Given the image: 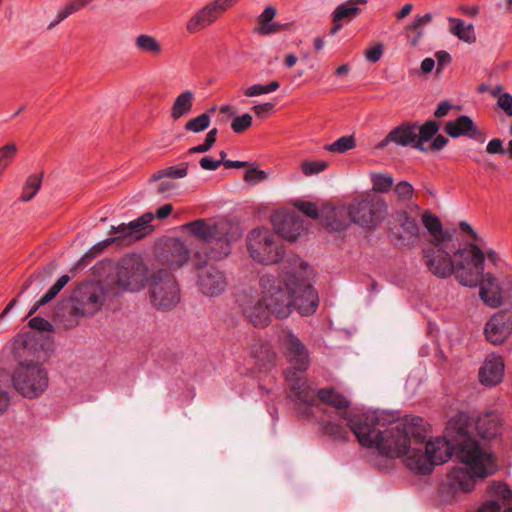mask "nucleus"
Listing matches in <instances>:
<instances>
[{
    "label": "nucleus",
    "mask_w": 512,
    "mask_h": 512,
    "mask_svg": "<svg viewBox=\"0 0 512 512\" xmlns=\"http://www.w3.org/2000/svg\"><path fill=\"white\" fill-rule=\"evenodd\" d=\"M218 130L216 128L211 129L205 138L203 144L195 146L189 150L190 153H204L211 149L216 141Z\"/></svg>",
    "instance_id": "obj_48"
},
{
    "label": "nucleus",
    "mask_w": 512,
    "mask_h": 512,
    "mask_svg": "<svg viewBox=\"0 0 512 512\" xmlns=\"http://www.w3.org/2000/svg\"><path fill=\"white\" fill-rule=\"evenodd\" d=\"M187 173H188V164L187 163H182V164H180L178 166H171V167L166 168L163 171L155 173L151 177L150 181L151 182L152 181H157V180L161 179L164 176L171 177V178H176V179L184 178L187 175Z\"/></svg>",
    "instance_id": "obj_43"
},
{
    "label": "nucleus",
    "mask_w": 512,
    "mask_h": 512,
    "mask_svg": "<svg viewBox=\"0 0 512 512\" xmlns=\"http://www.w3.org/2000/svg\"><path fill=\"white\" fill-rule=\"evenodd\" d=\"M184 230L190 236L200 240H207L216 232L214 223L206 220H196L184 226Z\"/></svg>",
    "instance_id": "obj_31"
},
{
    "label": "nucleus",
    "mask_w": 512,
    "mask_h": 512,
    "mask_svg": "<svg viewBox=\"0 0 512 512\" xmlns=\"http://www.w3.org/2000/svg\"><path fill=\"white\" fill-rule=\"evenodd\" d=\"M211 123V117L207 113H202L185 124V129L193 133H200L206 130Z\"/></svg>",
    "instance_id": "obj_44"
},
{
    "label": "nucleus",
    "mask_w": 512,
    "mask_h": 512,
    "mask_svg": "<svg viewBox=\"0 0 512 512\" xmlns=\"http://www.w3.org/2000/svg\"><path fill=\"white\" fill-rule=\"evenodd\" d=\"M273 109L274 105L270 102L256 104L252 107V111L259 118H264L268 116Z\"/></svg>",
    "instance_id": "obj_52"
},
{
    "label": "nucleus",
    "mask_w": 512,
    "mask_h": 512,
    "mask_svg": "<svg viewBox=\"0 0 512 512\" xmlns=\"http://www.w3.org/2000/svg\"><path fill=\"white\" fill-rule=\"evenodd\" d=\"M394 192L400 200L406 201L411 200L415 194L413 186L407 181H401L396 184Z\"/></svg>",
    "instance_id": "obj_49"
},
{
    "label": "nucleus",
    "mask_w": 512,
    "mask_h": 512,
    "mask_svg": "<svg viewBox=\"0 0 512 512\" xmlns=\"http://www.w3.org/2000/svg\"><path fill=\"white\" fill-rule=\"evenodd\" d=\"M172 211H173L172 204H165L157 209L154 217H157L158 219H165L172 213Z\"/></svg>",
    "instance_id": "obj_62"
},
{
    "label": "nucleus",
    "mask_w": 512,
    "mask_h": 512,
    "mask_svg": "<svg viewBox=\"0 0 512 512\" xmlns=\"http://www.w3.org/2000/svg\"><path fill=\"white\" fill-rule=\"evenodd\" d=\"M491 97L495 100L497 109L508 118H512V94L502 84L493 85Z\"/></svg>",
    "instance_id": "obj_30"
},
{
    "label": "nucleus",
    "mask_w": 512,
    "mask_h": 512,
    "mask_svg": "<svg viewBox=\"0 0 512 512\" xmlns=\"http://www.w3.org/2000/svg\"><path fill=\"white\" fill-rule=\"evenodd\" d=\"M451 109H452V105L450 103L442 102L438 105L434 114L436 117L441 118V117L446 116Z\"/></svg>",
    "instance_id": "obj_63"
},
{
    "label": "nucleus",
    "mask_w": 512,
    "mask_h": 512,
    "mask_svg": "<svg viewBox=\"0 0 512 512\" xmlns=\"http://www.w3.org/2000/svg\"><path fill=\"white\" fill-rule=\"evenodd\" d=\"M101 270L107 275L109 292L115 296L124 292L139 293L153 280L144 260L135 255L125 257L117 264L103 265Z\"/></svg>",
    "instance_id": "obj_5"
},
{
    "label": "nucleus",
    "mask_w": 512,
    "mask_h": 512,
    "mask_svg": "<svg viewBox=\"0 0 512 512\" xmlns=\"http://www.w3.org/2000/svg\"><path fill=\"white\" fill-rule=\"evenodd\" d=\"M268 172L257 167H250L244 173V181L249 185L255 186L268 179Z\"/></svg>",
    "instance_id": "obj_45"
},
{
    "label": "nucleus",
    "mask_w": 512,
    "mask_h": 512,
    "mask_svg": "<svg viewBox=\"0 0 512 512\" xmlns=\"http://www.w3.org/2000/svg\"><path fill=\"white\" fill-rule=\"evenodd\" d=\"M277 15V9L273 6H267L258 16L254 31L261 36H270L289 30L290 23H278L274 19Z\"/></svg>",
    "instance_id": "obj_21"
},
{
    "label": "nucleus",
    "mask_w": 512,
    "mask_h": 512,
    "mask_svg": "<svg viewBox=\"0 0 512 512\" xmlns=\"http://www.w3.org/2000/svg\"><path fill=\"white\" fill-rule=\"evenodd\" d=\"M397 221L408 234L417 235L419 227L414 217L407 216L405 212H402L398 215Z\"/></svg>",
    "instance_id": "obj_47"
},
{
    "label": "nucleus",
    "mask_w": 512,
    "mask_h": 512,
    "mask_svg": "<svg viewBox=\"0 0 512 512\" xmlns=\"http://www.w3.org/2000/svg\"><path fill=\"white\" fill-rule=\"evenodd\" d=\"M43 176L40 173L30 175L22 188L21 192V200L24 202H28L34 198V196L38 193L41 184H42Z\"/></svg>",
    "instance_id": "obj_36"
},
{
    "label": "nucleus",
    "mask_w": 512,
    "mask_h": 512,
    "mask_svg": "<svg viewBox=\"0 0 512 512\" xmlns=\"http://www.w3.org/2000/svg\"><path fill=\"white\" fill-rule=\"evenodd\" d=\"M285 346L290 362L296 366L295 370L286 372L288 396L298 406L323 404L333 408L337 416L346 422L362 447L374 450L387 458L400 459L408 469L425 470L429 467V459L440 460L444 455L443 443L432 442L428 446L429 456H419L422 445L417 432L413 429V421L387 422L385 417L377 412L356 415L350 410L351 400L340 391L323 388L314 392L303 374L308 365L304 346L293 335L286 337Z\"/></svg>",
    "instance_id": "obj_1"
},
{
    "label": "nucleus",
    "mask_w": 512,
    "mask_h": 512,
    "mask_svg": "<svg viewBox=\"0 0 512 512\" xmlns=\"http://www.w3.org/2000/svg\"><path fill=\"white\" fill-rule=\"evenodd\" d=\"M490 497L502 507L512 503V490L502 482H495L489 488Z\"/></svg>",
    "instance_id": "obj_34"
},
{
    "label": "nucleus",
    "mask_w": 512,
    "mask_h": 512,
    "mask_svg": "<svg viewBox=\"0 0 512 512\" xmlns=\"http://www.w3.org/2000/svg\"><path fill=\"white\" fill-rule=\"evenodd\" d=\"M484 334L492 344H501L512 334V312L500 311L495 313L486 323Z\"/></svg>",
    "instance_id": "obj_15"
},
{
    "label": "nucleus",
    "mask_w": 512,
    "mask_h": 512,
    "mask_svg": "<svg viewBox=\"0 0 512 512\" xmlns=\"http://www.w3.org/2000/svg\"><path fill=\"white\" fill-rule=\"evenodd\" d=\"M45 367L37 362H21L12 374L13 388L23 397L36 399L48 388Z\"/></svg>",
    "instance_id": "obj_6"
},
{
    "label": "nucleus",
    "mask_w": 512,
    "mask_h": 512,
    "mask_svg": "<svg viewBox=\"0 0 512 512\" xmlns=\"http://www.w3.org/2000/svg\"><path fill=\"white\" fill-rule=\"evenodd\" d=\"M344 23V21L331 13V27L329 30L330 34L336 35L343 28Z\"/></svg>",
    "instance_id": "obj_58"
},
{
    "label": "nucleus",
    "mask_w": 512,
    "mask_h": 512,
    "mask_svg": "<svg viewBox=\"0 0 512 512\" xmlns=\"http://www.w3.org/2000/svg\"><path fill=\"white\" fill-rule=\"evenodd\" d=\"M486 152L492 155L503 153V141L499 138L491 139L486 146Z\"/></svg>",
    "instance_id": "obj_54"
},
{
    "label": "nucleus",
    "mask_w": 512,
    "mask_h": 512,
    "mask_svg": "<svg viewBox=\"0 0 512 512\" xmlns=\"http://www.w3.org/2000/svg\"><path fill=\"white\" fill-rule=\"evenodd\" d=\"M195 93L192 90H184L173 100L170 107V117L177 121L189 115L193 109Z\"/></svg>",
    "instance_id": "obj_26"
},
{
    "label": "nucleus",
    "mask_w": 512,
    "mask_h": 512,
    "mask_svg": "<svg viewBox=\"0 0 512 512\" xmlns=\"http://www.w3.org/2000/svg\"><path fill=\"white\" fill-rule=\"evenodd\" d=\"M387 203L374 195L362 194L349 204L325 205L323 215L332 231H340L348 226V219L363 227L379 224L387 214Z\"/></svg>",
    "instance_id": "obj_4"
},
{
    "label": "nucleus",
    "mask_w": 512,
    "mask_h": 512,
    "mask_svg": "<svg viewBox=\"0 0 512 512\" xmlns=\"http://www.w3.org/2000/svg\"><path fill=\"white\" fill-rule=\"evenodd\" d=\"M433 21L431 13L418 14L407 25L406 31L412 33L407 36V43L410 47H417L424 35V28Z\"/></svg>",
    "instance_id": "obj_28"
},
{
    "label": "nucleus",
    "mask_w": 512,
    "mask_h": 512,
    "mask_svg": "<svg viewBox=\"0 0 512 512\" xmlns=\"http://www.w3.org/2000/svg\"><path fill=\"white\" fill-rule=\"evenodd\" d=\"M221 164V161H214L208 157L200 160V165L205 170H216Z\"/></svg>",
    "instance_id": "obj_61"
},
{
    "label": "nucleus",
    "mask_w": 512,
    "mask_h": 512,
    "mask_svg": "<svg viewBox=\"0 0 512 512\" xmlns=\"http://www.w3.org/2000/svg\"><path fill=\"white\" fill-rule=\"evenodd\" d=\"M154 219V214L147 213L129 224H121L113 228V233L119 234L112 241L122 240L126 243H131L149 234L152 230L149 225Z\"/></svg>",
    "instance_id": "obj_17"
},
{
    "label": "nucleus",
    "mask_w": 512,
    "mask_h": 512,
    "mask_svg": "<svg viewBox=\"0 0 512 512\" xmlns=\"http://www.w3.org/2000/svg\"><path fill=\"white\" fill-rule=\"evenodd\" d=\"M435 58L437 60V69H436V72L439 74L441 73V71L443 70V68L448 64L450 63L451 61V56L448 52L446 51H438L435 53Z\"/></svg>",
    "instance_id": "obj_53"
},
{
    "label": "nucleus",
    "mask_w": 512,
    "mask_h": 512,
    "mask_svg": "<svg viewBox=\"0 0 512 512\" xmlns=\"http://www.w3.org/2000/svg\"><path fill=\"white\" fill-rule=\"evenodd\" d=\"M439 126L434 121H428L422 126H417V139L415 148L421 151H428V142L436 135Z\"/></svg>",
    "instance_id": "obj_32"
},
{
    "label": "nucleus",
    "mask_w": 512,
    "mask_h": 512,
    "mask_svg": "<svg viewBox=\"0 0 512 512\" xmlns=\"http://www.w3.org/2000/svg\"><path fill=\"white\" fill-rule=\"evenodd\" d=\"M459 230L465 236V242L459 247L476 246L482 254V266L485 262L492 266H498L502 262L500 253L494 248L485 247L482 237L468 222H460Z\"/></svg>",
    "instance_id": "obj_14"
},
{
    "label": "nucleus",
    "mask_w": 512,
    "mask_h": 512,
    "mask_svg": "<svg viewBox=\"0 0 512 512\" xmlns=\"http://www.w3.org/2000/svg\"><path fill=\"white\" fill-rule=\"evenodd\" d=\"M384 50L382 42H373L364 50V58L370 63H376L383 57Z\"/></svg>",
    "instance_id": "obj_46"
},
{
    "label": "nucleus",
    "mask_w": 512,
    "mask_h": 512,
    "mask_svg": "<svg viewBox=\"0 0 512 512\" xmlns=\"http://www.w3.org/2000/svg\"><path fill=\"white\" fill-rule=\"evenodd\" d=\"M367 4L368 0H346L338 4L332 13L342 21L349 23L362 14Z\"/></svg>",
    "instance_id": "obj_27"
},
{
    "label": "nucleus",
    "mask_w": 512,
    "mask_h": 512,
    "mask_svg": "<svg viewBox=\"0 0 512 512\" xmlns=\"http://www.w3.org/2000/svg\"><path fill=\"white\" fill-rule=\"evenodd\" d=\"M69 277L64 275L60 277L57 282L49 289V291L35 304L30 314H33L40 306L51 301L60 290L67 284Z\"/></svg>",
    "instance_id": "obj_42"
},
{
    "label": "nucleus",
    "mask_w": 512,
    "mask_h": 512,
    "mask_svg": "<svg viewBox=\"0 0 512 512\" xmlns=\"http://www.w3.org/2000/svg\"><path fill=\"white\" fill-rule=\"evenodd\" d=\"M372 190L377 193H386L390 191L394 184V178L389 173L372 172L370 173Z\"/></svg>",
    "instance_id": "obj_35"
},
{
    "label": "nucleus",
    "mask_w": 512,
    "mask_h": 512,
    "mask_svg": "<svg viewBox=\"0 0 512 512\" xmlns=\"http://www.w3.org/2000/svg\"><path fill=\"white\" fill-rule=\"evenodd\" d=\"M435 68V60L433 58H425L420 64V70L423 74H429Z\"/></svg>",
    "instance_id": "obj_59"
},
{
    "label": "nucleus",
    "mask_w": 512,
    "mask_h": 512,
    "mask_svg": "<svg viewBox=\"0 0 512 512\" xmlns=\"http://www.w3.org/2000/svg\"><path fill=\"white\" fill-rule=\"evenodd\" d=\"M413 429L417 432L419 442L422 445L419 456H429L428 446L432 442H442L444 455L441 459H429V467L425 470L410 469L420 474L430 473L436 465L447 462L453 452L459 462L447 475L443 486V498L447 502L458 499L459 494L468 493L473 490L476 479L486 478L497 470V459L495 455L476 440V435L484 441L496 439L502 432L500 416L488 413L480 416L475 424L469 422L464 414L452 418L443 436L425 439L422 429L413 421Z\"/></svg>",
    "instance_id": "obj_2"
},
{
    "label": "nucleus",
    "mask_w": 512,
    "mask_h": 512,
    "mask_svg": "<svg viewBox=\"0 0 512 512\" xmlns=\"http://www.w3.org/2000/svg\"><path fill=\"white\" fill-rule=\"evenodd\" d=\"M444 130L452 138L465 136L479 143H484L487 138L485 131L471 117L466 115L448 121Z\"/></svg>",
    "instance_id": "obj_16"
},
{
    "label": "nucleus",
    "mask_w": 512,
    "mask_h": 512,
    "mask_svg": "<svg viewBox=\"0 0 512 512\" xmlns=\"http://www.w3.org/2000/svg\"><path fill=\"white\" fill-rule=\"evenodd\" d=\"M293 269L287 272L282 282L272 284L267 288L265 293V300H268L272 313L278 317H286L291 312L293 306L292 294L296 293L294 289Z\"/></svg>",
    "instance_id": "obj_11"
},
{
    "label": "nucleus",
    "mask_w": 512,
    "mask_h": 512,
    "mask_svg": "<svg viewBox=\"0 0 512 512\" xmlns=\"http://www.w3.org/2000/svg\"><path fill=\"white\" fill-rule=\"evenodd\" d=\"M199 283L203 293L215 296L225 290V277L214 267H207L199 275Z\"/></svg>",
    "instance_id": "obj_22"
},
{
    "label": "nucleus",
    "mask_w": 512,
    "mask_h": 512,
    "mask_svg": "<svg viewBox=\"0 0 512 512\" xmlns=\"http://www.w3.org/2000/svg\"><path fill=\"white\" fill-rule=\"evenodd\" d=\"M309 266L303 261H298L293 267L294 289L296 293L292 294L293 306L303 315H311L316 311L318 305V296L312 287L307 284Z\"/></svg>",
    "instance_id": "obj_9"
},
{
    "label": "nucleus",
    "mask_w": 512,
    "mask_h": 512,
    "mask_svg": "<svg viewBox=\"0 0 512 512\" xmlns=\"http://www.w3.org/2000/svg\"><path fill=\"white\" fill-rule=\"evenodd\" d=\"M351 71V66L349 63H342L338 65L334 70V75L337 78H344L349 75Z\"/></svg>",
    "instance_id": "obj_60"
},
{
    "label": "nucleus",
    "mask_w": 512,
    "mask_h": 512,
    "mask_svg": "<svg viewBox=\"0 0 512 512\" xmlns=\"http://www.w3.org/2000/svg\"><path fill=\"white\" fill-rule=\"evenodd\" d=\"M448 31L458 40L472 45L477 41L474 25L457 17H448Z\"/></svg>",
    "instance_id": "obj_25"
},
{
    "label": "nucleus",
    "mask_w": 512,
    "mask_h": 512,
    "mask_svg": "<svg viewBox=\"0 0 512 512\" xmlns=\"http://www.w3.org/2000/svg\"><path fill=\"white\" fill-rule=\"evenodd\" d=\"M417 139V125L413 123H403L392 129L387 136L381 140L376 149H384L388 144L395 143L400 146H413Z\"/></svg>",
    "instance_id": "obj_19"
},
{
    "label": "nucleus",
    "mask_w": 512,
    "mask_h": 512,
    "mask_svg": "<svg viewBox=\"0 0 512 512\" xmlns=\"http://www.w3.org/2000/svg\"><path fill=\"white\" fill-rule=\"evenodd\" d=\"M502 506L493 499L483 504L478 512H501Z\"/></svg>",
    "instance_id": "obj_57"
},
{
    "label": "nucleus",
    "mask_w": 512,
    "mask_h": 512,
    "mask_svg": "<svg viewBox=\"0 0 512 512\" xmlns=\"http://www.w3.org/2000/svg\"><path fill=\"white\" fill-rule=\"evenodd\" d=\"M414 9V6L412 3H405L396 13H395V19L397 21H402L406 17H408Z\"/></svg>",
    "instance_id": "obj_56"
},
{
    "label": "nucleus",
    "mask_w": 512,
    "mask_h": 512,
    "mask_svg": "<svg viewBox=\"0 0 512 512\" xmlns=\"http://www.w3.org/2000/svg\"><path fill=\"white\" fill-rule=\"evenodd\" d=\"M252 116L248 113H245L241 116L236 117L231 124V127L234 132L242 133L247 130L252 125Z\"/></svg>",
    "instance_id": "obj_50"
},
{
    "label": "nucleus",
    "mask_w": 512,
    "mask_h": 512,
    "mask_svg": "<svg viewBox=\"0 0 512 512\" xmlns=\"http://www.w3.org/2000/svg\"><path fill=\"white\" fill-rule=\"evenodd\" d=\"M324 429L327 434L334 436H341L344 433V430L340 426L332 423H328Z\"/></svg>",
    "instance_id": "obj_64"
},
{
    "label": "nucleus",
    "mask_w": 512,
    "mask_h": 512,
    "mask_svg": "<svg viewBox=\"0 0 512 512\" xmlns=\"http://www.w3.org/2000/svg\"><path fill=\"white\" fill-rule=\"evenodd\" d=\"M422 223L427 229L430 237L431 244L440 241L449 240L446 233L443 230L440 219L429 211H425L422 214Z\"/></svg>",
    "instance_id": "obj_29"
},
{
    "label": "nucleus",
    "mask_w": 512,
    "mask_h": 512,
    "mask_svg": "<svg viewBox=\"0 0 512 512\" xmlns=\"http://www.w3.org/2000/svg\"><path fill=\"white\" fill-rule=\"evenodd\" d=\"M329 167V163L323 159H305L300 163V172L306 176L311 177L324 172Z\"/></svg>",
    "instance_id": "obj_37"
},
{
    "label": "nucleus",
    "mask_w": 512,
    "mask_h": 512,
    "mask_svg": "<svg viewBox=\"0 0 512 512\" xmlns=\"http://www.w3.org/2000/svg\"><path fill=\"white\" fill-rule=\"evenodd\" d=\"M424 260L433 275H453L467 287H475L483 272L482 254L476 246L455 248L450 240L432 243L424 252Z\"/></svg>",
    "instance_id": "obj_3"
},
{
    "label": "nucleus",
    "mask_w": 512,
    "mask_h": 512,
    "mask_svg": "<svg viewBox=\"0 0 512 512\" xmlns=\"http://www.w3.org/2000/svg\"><path fill=\"white\" fill-rule=\"evenodd\" d=\"M247 246L250 256L260 263H273L278 261L281 256L275 236L266 228H257L251 231Z\"/></svg>",
    "instance_id": "obj_10"
},
{
    "label": "nucleus",
    "mask_w": 512,
    "mask_h": 512,
    "mask_svg": "<svg viewBox=\"0 0 512 512\" xmlns=\"http://www.w3.org/2000/svg\"><path fill=\"white\" fill-rule=\"evenodd\" d=\"M244 313L254 325H264L268 321L270 314H273L268 300H265V293L258 299L247 303Z\"/></svg>",
    "instance_id": "obj_24"
},
{
    "label": "nucleus",
    "mask_w": 512,
    "mask_h": 512,
    "mask_svg": "<svg viewBox=\"0 0 512 512\" xmlns=\"http://www.w3.org/2000/svg\"><path fill=\"white\" fill-rule=\"evenodd\" d=\"M505 365L503 358L496 354L488 355L480 370V382L486 386H493L501 382L504 376Z\"/></svg>",
    "instance_id": "obj_20"
},
{
    "label": "nucleus",
    "mask_w": 512,
    "mask_h": 512,
    "mask_svg": "<svg viewBox=\"0 0 512 512\" xmlns=\"http://www.w3.org/2000/svg\"><path fill=\"white\" fill-rule=\"evenodd\" d=\"M100 279L96 282L81 284L73 293L74 311L76 314L91 316L97 313L103 306L106 297L114 296L109 292L107 275L102 271Z\"/></svg>",
    "instance_id": "obj_7"
},
{
    "label": "nucleus",
    "mask_w": 512,
    "mask_h": 512,
    "mask_svg": "<svg viewBox=\"0 0 512 512\" xmlns=\"http://www.w3.org/2000/svg\"><path fill=\"white\" fill-rule=\"evenodd\" d=\"M135 49L152 58H159L164 53V44L161 39L150 33H139L134 38Z\"/></svg>",
    "instance_id": "obj_23"
},
{
    "label": "nucleus",
    "mask_w": 512,
    "mask_h": 512,
    "mask_svg": "<svg viewBox=\"0 0 512 512\" xmlns=\"http://www.w3.org/2000/svg\"><path fill=\"white\" fill-rule=\"evenodd\" d=\"M19 147L15 142H7L0 146V169L5 172L18 154Z\"/></svg>",
    "instance_id": "obj_39"
},
{
    "label": "nucleus",
    "mask_w": 512,
    "mask_h": 512,
    "mask_svg": "<svg viewBox=\"0 0 512 512\" xmlns=\"http://www.w3.org/2000/svg\"><path fill=\"white\" fill-rule=\"evenodd\" d=\"M150 297L154 306L162 309L174 307L180 299L179 288L172 276L166 272L153 273Z\"/></svg>",
    "instance_id": "obj_13"
},
{
    "label": "nucleus",
    "mask_w": 512,
    "mask_h": 512,
    "mask_svg": "<svg viewBox=\"0 0 512 512\" xmlns=\"http://www.w3.org/2000/svg\"><path fill=\"white\" fill-rule=\"evenodd\" d=\"M91 2L92 0H72L64 7L62 17H67L68 15L80 10Z\"/></svg>",
    "instance_id": "obj_51"
},
{
    "label": "nucleus",
    "mask_w": 512,
    "mask_h": 512,
    "mask_svg": "<svg viewBox=\"0 0 512 512\" xmlns=\"http://www.w3.org/2000/svg\"><path fill=\"white\" fill-rule=\"evenodd\" d=\"M280 87L278 81H271L266 85L262 84H253L243 89V94L246 97H257L264 94H269L275 92Z\"/></svg>",
    "instance_id": "obj_41"
},
{
    "label": "nucleus",
    "mask_w": 512,
    "mask_h": 512,
    "mask_svg": "<svg viewBox=\"0 0 512 512\" xmlns=\"http://www.w3.org/2000/svg\"><path fill=\"white\" fill-rule=\"evenodd\" d=\"M479 296L488 306L496 308L504 304L512 295V282L507 278H498L491 273L479 276Z\"/></svg>",
    "instance_id": "obj_12"
},
{
    "label": "nucleus",
    "mask_w": 512,
    "mask_h": 512,
    "mask_svg": "<svg viewBox=\"0 0 512 512\" xmlns=\"http://www.w3.org/2000/svg\"><path fill=\"white\" fill-rule=\"evenodd\" d=\"M239 0H212L197 9L185 24L186 31L198 34L215 24L224 13L233 8Z\"/></svg>",
    "instance_id": "obj_8"
},
{
    "label": "nucleus",
    "mask_w": 512,
    "mask_h": 512,
    "mask_svg": "<svg viewBox=\"0 0 512 512\" xmlns=\"http://www.w3.org/2000/svg\"><path fill=\"white\" fill-rule=\"evenodd\" d=\"M277 232L286 240H295L306 231L302 217L295 212H281L274 219Z\"/></svg>",
    "instance_id": "obj_18"
},
{
    "label": "nucleus",
    "mask_w": 512,
    "mask_h": 512,
    "mask_svg": "<svg viewBox=\"0 0 512 512\" xmlns=\"http://www.w3.org/2000/svg\"><path fill=\"white\" fill-rule=\"evenodd\" d=\"M325 205H332V204L331 203H324V204L321 205L320 208H318L316 206V204L311 203V202L301 201V202H298L296 204L297 208L302 213L307 215L308 217H311V218H314V219H317V218L320 217L322 219L323 224L331 230V227L328 225L326 217L322 213L323 212V207Z\"/></svg>",
    "instance_id": "obj_40"
},
{
    "label": "nucleus",
    "mask_w": 512,
    "mask_h": 512,
    "mask_svg": "<svg viewBox=\"0 0 512 512\" xmlns=\"http://www.w3.org/2000/svg\"><path fill=\"white\" fill-rule=\"evenodd\" d=\"M356 139L353 135H346L334 142L325 145V150L330 153L344 154L356 148Z\"/></svg>",
    "instance_id": "obj_38"
},
{
    "label": "nucleus",
    "mask_w": 512,
    "mask_h": 512,
    "mask_svg": "<svg viewBox=\"0 0 512 512\" xmlns=\"http://www.w3.org/2000/svg\"><path fill=\"white\" fill-rule=\"evenodd\" d=\"M189 255L188 243L177 241L167 258V265L172 269L179 268L188 261Z\"/></svg>",
    "instance_id": "obj_33"
},
{
    "label": "nucleus",
    "mask_w": 512,
    "mask_h": 512,
    "mask_svg": "<svg viewBox=\"0 0 512 512\" xmlns=\"http://www.w3.org/2000/svg\"><path fill=\"white\" fill-rule=\"evenodd\" d=\"M448 143V139L443 135H436L428 144V151H439Z\"/></svg>",
    "instance_id": "obj_55"
}]
</instances>
